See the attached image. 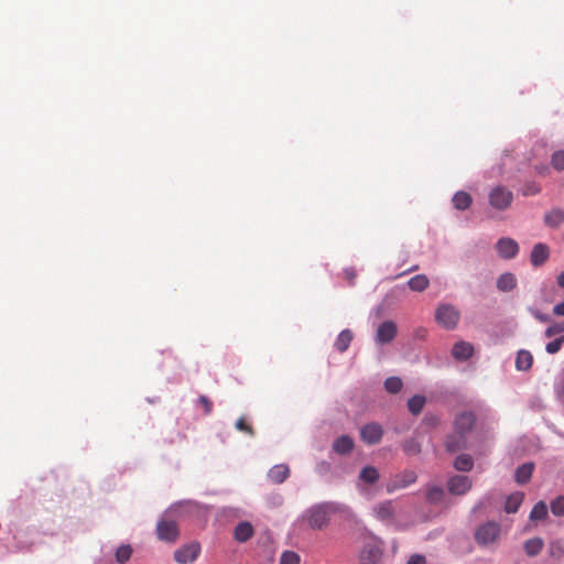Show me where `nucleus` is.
<instances>
[{
  "mask_svg": "<svg viewBox=\"0 0 564 564\" xmlns=\"http://www.w3.org/2000/svg\"><path fill=\"white\" fill-rule=\"evenodd\" d=\"M513 199V195L510 191L503 187H496V209L508 208Z\"/></svg>",
  "mask_w": 564,
  "mask_h": 564,
  "instance_id": "nucleus-19",
  "label": "nucleus"
},
{
  "mask_svg": "<svg viewBox=\"0 0 564 564\" xmlns=\"http://www.w3.org/2000/svg\"><path fill=\"white\" fill-rule=\"evenodd\" d=\"M426 402V399L425 397L423 395H420V394H415L413 395L411 399H409L408 401V408H409V411L414 414V415H417L422 412L423 408H424V404Z\"/></svg>",
  "mask_w": 564,
  "mask_h": 564,
  "instance_id": "nucleus-30",
  "label": "nucleus"
},
{
  "mask_svg": "<svg viewBox=\"0 0 564 564\" xmlns=\"http://www.w3.org/2000/svg\"><path fill=\"white\" fill-rule=\"evenodd\" d=\"M496 250L501 258L509 260L518 254L519 245L514 239L503 237L496 242Z\"/></svg>",
  "mask_w": 564,
  "mask_h": 564,
  "instance_id": "nucleus-5",
  "label": "nucleus"
},
{
  "mask_svg": "<svg viewBox=\"0 0 564 564\" xmlns=\"http://www.w3.org/2000/svg\"><path fill=\"white\" fill-rule=\"evenodd\" d=\"M416 480V474L413 470H404L400 474H397L391 481L389 482L387 489L388 491H395L400 489H404L411 484H414Z\"/></svg>",
  "mask_w": 564,
  "mask_h": 564,
  "instance_id": "nucleus-6",
  "label": "nucleus"
},
{
  "mask_svg": "<svg viewBox=\"0 0 564 564\" xmlns=\"http://www.w3.org/2000/svg\"><path fill=\"white\" fill-rule=\"evenodd\" d=\"M489 203L494 204V189H491L488 194Z\"/></svg>",
  "mask_w": 564,
  "mask_h": 564,
  "instance_id": "nucleus-53",
  "label": "nucleus"
},
{
  "mask_svg": "<svg viewBox=\"0 0 564 564\" xmlns=\"http://www.w3.org/2000/svg\"><path fill=\"white\" fill-rule=\"evenodd\" d=\"M552 166L557 170L562 171L564 170V151L560 150L553 153L551 159Z\"/></svg>",
  "mask_w": 564,
  "mask_h": 564,
  "instance_id": "nucleus-39",
  "label": "nucleus"
},
{
  "mask_svg": "<svg viewBox=\"0 0 564 564\" xmlns=\"http://www.w3.org/2000/svg\"><path fill=\"white\" fill-rule=\"evenodd\" d=\"M544 223L546 226L556 228L564 224V210L554 208L544 215Z\"/></svg>",
  "mask_w": 564,
  "mask_h": 564,
  "instance_id": "nucleus-20",
  "label": "nucleus"
},
{
  "mask_svg": "<svg viewBox=\"0 0 564 564\" xmlns=\"http://www.w3.org/2000/svg\"><path fill=\"white\" fill-rule=\"evenodd\" d=\"M158 536L162 541L173 542L177 538V527L173 521H161L156 528Z\"/></svg>",
  "mask_w": 564,
  "mask_h": 564,
  "instance_id": "nucleus-13",
  "label": "nucleus"
},
{
  "mask_svg": "<svg viewBox=\"0 0 564 564\" xmlns=\"http://www.w3.org/2000/svg\"><path fill=\"white\" fill-rule=\"evenodd\" d=\"M427 335V329L424 327H420L415 330V337L419 339H424Z\"/></svg>",
  "mask_w": 564,
  "mask_h": 564,
  "instance_id": "nucleus-48",
  "label": "nucleus"
},
{
  "mask_svg": "<svg viewBox=\"0 0 564 564\" xmlns=\"http://www.w3.org/2000/svg\"><path fill=\"white\" fill-rule=\"evenodd\" d=\"M555 392L557 399L564 404V378L556 384Z\"/></svg>",
  "mask_w": 564,
  "mask_h": 564,
  "instance_id": "nucleus-44",
  "label": "nucleus"
},
{
  "mask_svg": "<svg viewBox=\"0 0 564 564\" xmlns=\"http://www.w3.org/2000/svg\"><path fill=\"white\" fill-rule=\"evenodd\" d=\"M507 498L505 503V511L507 513H516L521 506L524 496H505Z\"/></svg>",
  "mask_w": 564,
  "mask_h": 564,
  "instance_id": "nucleus-33",
  "label": "nucleus"
},
{
  "mask_svg": "<svg viewBox=\"0 0 564 564\" xmlns=\"http://www.w3.org/2000/svg\"><path fill=\"white\" fill-rule=\"evenodd\" d=\"M397 333V324L392 321H384L378 326L376 341L378 344H388L394 339Z\"/></svg>",
  "mask_w": 564,
  "mask_h": 564,
  "instance_id": "nucleus-8",
  "label": "nucleus"
},
{
  "mask_svg": "<svg viewBox=\"0 0 564 564\" xmlns=\"http://www.w3.org/2000/svg\"><path fill=\"white\" fill-rule=\"evenodd\" d=\"M474 352V347L467 341H458L452 349V355L456 360H467Z\"/></svg>",
  "mask_w": 564,
  "mask_h": 564,
  "instance_id": "nucleus-16",
  "label": "nucleus"
},
{
  "mask_svg": "<svg viewBox=\"0 0 564 564\" xmlns=\"http://www.w3.org/2000/svg\"><path fill=\"white\" fill-rule=\"evenodd\" d=\"M481 511V507L480 506H477L476 508H474L473 510V517L477 518V514Z\"/></svg>",
  "mask_w": 564,
  "mask_h": 564,
  "instance_id": "nucleus-51",
  "label": "nucleus"
},
{
  "mask_svg": "<svg viewBox=\"0 0 564 564\" xmlns=\"http://www.w3.org/2000/svg\"><path fill=\"white\" fill-rule=\"evenodd\" d=\"M475 541L480 546H487L494 542V522L487 521L475 531Z\"/></svg>",
  "mask_w": 564,
  "mask_h": 564,
  "instance_id": "nucleus-12",
  "label": "nucleus"
},
{
  "mask_svg": "<svg viewBox=\"0 0 564 564\" xmlns=\"http://www.w3.org/2000/svg\"><path fill=\"white\" fill-rule=\"evenodd\" d=\"M449 494H466L471 488V481L468 476L456 475L447 482Z\"/></svg>",
  "mask_w": 564,
  "mask_h": 564,
  "instance_id": "nucleus-11",
  "label": "nucleus"
},
{
  "mask_svg": "<svg viewBox=\"0 0 564 564\" xmlns=\"http://www.w3.org/2000/svg\"><path fill=\"white\" fill-rule=\"evenodd\" d=\"M427 494H433V495H436V494H443V489L442 488H438V487H434L432 488L431 490H429Z\"/></svg>",
  "mask_w": 564,
  "mask_h": 564,
  "instance_id": "nucleus-50",
  "label": "nucleus"
},
{
  "mask_svg": "<svg viewBox=\"0 0 564 564\" xmlns=\"http://www.w3.org/2000/svg\"><path fill=\"white\" fill-rule=\"evenodd\" d=\"M290 475V468L288 465L279 464L273 466L269 473L268 478L273 484H282Z\"/></svg>",
  "mask_w": 564,
  "mask_h": 564,
  "instance_id": "nucleus-17",
  "label": "nucleus"
},
{
  "mask_svg": "<svg viewBox=\"0 0 564 564\" xmlns=\"http://www.w3.org/2000/svg\"><path fill=\"white\" fill-rule=\"evenodd\" d=\"M132 554V549L130 545H121L116 551V560L118 563H126Z\"/></svg>",
  "mask_w": 564,
  "mask_h": 564,
  "instance_id": "nucleus-36",
  "label": "nucleus"
},
{
  "mask_svg": "<svg viewBox=\"0 0 564 564\" xmlns=\"http://www.w3.org/2000/svg\"><path fill=\"white\" fill-rule=\"evenodd\" d=\"M417 269V265H414L412 268H410L406 272H412V271H415Z\"/></svg>",
  "mask_w": 564,
  "mask_h": 564,
  "instance_id": "nucleus-54",
  "label": "nucleus"
},
{
  "mask_svg": "<svg viewBox=\"0 0 564 564\" xmlns=\"http://www.w3.org/2000/svg\"><path fill=\"white\" fill-rule=\"evenodd\" d=\"M476 426V416L470 411L458 414L454 421V430L458 433L468 434Z\"/></svg>",
  "mask_w": 564,
  "mask_h": 564,
  "instance_id": "nucleus-7",
  "label": "nucleus"
},
{
  "mask_svg": "<svg viewBox=\"0 0 564 564\" xmlns=\"http://www.w3.org/2000/svg\"><path fill=\"white\" fill-rule=\"evenodd\" d=\"M452 203L456 209L465 210L471 205L473 198L467 192L459 191L453 196Z\"/></svg>",
  "mask_w": 564,
  "mask_h": 564,
  "instance_id": "nucleus-23",
  "label": "nucleus"
},
{
  "mask_svg": "<svg viewBox=\"0 0 564 564\" xmlns=\"http://www.w3.org/2000/svg\"><path fill=\"white\" fill-rule=\"evenodd\" d=\"M539 192V188H534L531 193H538Z\"/></svg>",
  "mask_w": 564,
  "mask_h": 564,
  "instance_id": "nucleus-55",
  "label": "nucleus"
},
{
  "mask_svg": "<svg viewBox=\"0 0 564 564\" xmlns=\"http://www.w3.org/2000/svg\"><path fill=\"white\" fill-rule=\"evenodd\" d=\"M235 425L237 430L245 432L250 436L254 435L253 429L251 427L250 424L247 423V421L243 417L238 419Z\"/></svg>",
  "mask_w": 564,
  "mask_h": 564,
  "instance_id": "nucleus-42",
  "label": "nucleus"
},
{
  "mask_svg": "<svg viewBox=\"0 0 564 564\" xmlns=\"http://www.w3.org/2000/svg\"><path fill=\"white\" fill-rule=\"evenodd\" d=\"M198 402L203 405L204 408V413L206 415L210 414L212 413V410H213V403L212 401L206 397V395H200L198 398Z\"/></svg>",
  "mask_w": 564,
  "mask_h": 564,
  "instance_id": "nucleus-43",
  "label": "nucleus"
},
{
  "mask_svg": "<svg viewBox=\"0 0 564 564\" xmlns=\"http://www.w3.org/2000/svg\"><path fill=\"white\" fill-rule=\"evenodd\" d=\"M495 528H496V540H497L499 536V533H500V524L498 522H496Z\"/></svg>",
  "mask_w": 564,
  "mask_h": 564,
  "instance_id": "nucleus-52",
  "label": "nucleus"
},
{
  "mask_svg": "<svg viewBox=\"0 0 564 564\" xmlns=\"http://www.w3.org/2000/svg\"><path fill=\"white\" fill-rule=\"evenodd\" d=\"M551 511L554 516H564V496H556L550 505Z\"/></svg>",
  "mask_w": 564,
  "mask_h": 564,
  "instance_id": "nucleus-37",
  "label": "nucleus"
},
{
  "mask_svg": "<svg viewBox=\"0 0 564 564\" xmlns=\"http://www.w3.org/2000/svg\"><path fill=\"white\" fill-rule=\"evenodd\" d=\"M403 387V382L399 377H389L384 381V388L390 393H398Z\"/></svg>",
  "mask_w": 564,
  "mask_h": 564,
  "instance_id": "nucleus-34",
  "label": "nucleus"
},
{
  "mask_svg": "<svg viewBox=\"0 0 564 564\" xmlns=\"http://www.w3.org/2000/svg\"><path fill=\"white\" fill-rule=\"evenodd\" d=\"M382 435V426L378 423L366 424L360 431L361 440L369 445L378 444L381 441Z\"/></svg>",
  "mask_w": 564,
  "mask_h": 564,
  "instance_id": "nucleus-9",
  "label": "nucleus"
},
{
  "mask_svg": "<svg viewBox=\"0 0 564 564\" xmlns=\"http://www.w3.org/2000/svg\"><path fill=\"white\" fill-rule=\"evenodd\" d=\"M436 322L446 329H454L459 321V312L449 304L440 305L435 313Z\"/></svg>",
  "mask_w": 564,
  "mask_h": 564,
  "instance_id": "nucleus-3",
  "label": "nucleus"
},
{
  "mask_svg": "<svg viewBox=\"0 0 564 564\" xmlns=\"http://www.w3.org/2000/svg\"><path fill=\"white\" fill-rule=\"evenodd\" d=\"M468 447V438L466 434L454 432L447 435L445 440V448L449 453H456Z\"/></svg>",
  "mask_w": 564,
  "mask_h": 564,
  "instance_id": "nucleus-10",
  "label": "nucleus"
},
{
  "mask_svg": "<svg viewBox=\"0 0 564 564\" xmlns=\"http://www.w3.org/2000/svg\"><path fill=\"white\" fill-rule=\"evenodd\" d=\"M354 338V335L350 329H344L339 333L337 336L334 347L337 351L344 352L348 349L351 340Z\"/></svg>",
  "mask_w": 564,
  "mask_h": 564,
  "instance_id": "nucleus-24",
  "label": "nucleus"
},
{
  "mask_svg": "<svg viewBox=\"0 0 564 564\" xmlns=\"http://www.w3.org/2000/svg\"><path fill=\"white\" fill-rule=\"evenodd\" d=\"M280 564H300V555L293 551H284Z\"/></svg>",
  "mask_w": 564,
  "mask_h": 564,
  "instance_id": "nucleus-38",
  "label": "nucleus"
},
{
  "mask_svg": "<svg viewBox=\"0 0 564 564\" xmlns=\"http://www.w3.org/2000/svg\"><path fill=\"white\" fill-rule=\"evenodd\" d=\"M549 554L551 557L560 561L564 556V540L556 539L550 542Z\"/></svg>",
  "mask_w": 564,
  "mask_h": 564,
  "instance_id": "nucleus-31",
  "label": "nucleus"
},
{
  "mask_svg": "<svg viewBox=\"0 0 564 564\" xmlns=\"http://www.w3.org/2000/svg\"><path fill=\"white\" fill-rule=\"evenodd\" d=\"M557 284L564 289V271L557 275Z\"/></svg>",
  "mask_w": 564,
  "mask_h": 564,
  "instance_id": "nucleus-49",
  "label": "nucleus"
},
{
  "mask_svg": "<svg viewBox=\"0 0 564 564\" xmlns=\"http://www.w3.org/2000/svg\"><path fill=\"white\" fill-rule=\"evenodd\" d=\"M544 542L540 536H534L524 542L523 549L528 556H536L543 549Z\"/></svg>",
  "mask_w": 564,
  "mask_h": 564,
  "instance_id": "nucleus-21",
  "label": "nucleus"
},
{
  "mask_svg": "<svg viewBox=\"0 0 564 564\" xmlns=\"http://www.w3.org/2000/svg\"><path fill=\"white\" fill-rule=\"evenodd\" d=\"M474 466V460L468 454H460L454 460L455 469L459 471H469Z\"/></svg>",
  "mask_w": 564,
  "mask_h": 564,
  "instance_id": "nucleus-28",
  "label": "nucleus"
},
{
  "mask_svg": "<svg viewBox=\"0 0 564 564\" xmlns=\"http://www.w3.org/2000/svg\"><path fill=\"white\" fill-rule=\"evenodd\" d=\"M338 512L348 513V510L336 503L327 502L311 507L306 510L304 517L310 528L313 530H323L328 525L332 516Z\"/></svg>",
  "mask_w": 564,
  "mask_h": 564,
  "instance_id": "nucleus-1",
  "label": "nucleus"
},
{
  "mask_svg": "<svg viewBox=\"0 0 564 564\" xmlns=\"http://www.w3.org/2000/svg\"><path fill=\"white\" fill-rule=\"evenodd\" d=\"M518 284L517 278L511 272H506L501 274L496 281V286L501 292H510L516 289Z\"/></svg>",
  "mask_w": 564,
  "mask_h": 564,
  "instance_id": "nucleus-18",
  "label": "nucleus"
},
{
  "mask_svg": "<svg viewBox=\"0 0 564 564\" xmlns=\"http://www.w3.org/2000/svg\"><path fill=\"white\" fill-rule=\"evenodd\" d=\"M564 333V322H555L550 325L545 330V336L551 338L555 335H560Z\"/></svg>",
  "mask_w": 564,
  "mask_h": 564,
  "instance_id": "nucleus-40",
  "label": "nucleus"
},
{
  "mask_svg": "<svg viewBox=\"0 0 564 564\" xmlns=\"http://www.w3.org/2000/svg\"><path fill=\"white\" fill-rule=\"evenodd\" d=\"M254 534L253 527L248 521L239 522L234 529V538L239 543L249 541Z\"/></svg>",
  "mask_w": 564,
  "mask_h": 564,
  "instance_id": "nucleus-14",
  "label": "nucleus"
},
{
  "mask_svg": "<svg viewBox=\"0 0 564 564\" xmlns=\"http://www.w3.org/2000/svg\"><path fill=\"white\" fill-rule=\"evenodd\" d=\"M549 247L545 243L539 242L533 247L530 260L534 267H540L549 259Z\"/></svg>",
  "mask_w": 564,
  "mask_h": 564,
  "instance_id": "nucleus-15",
  "label": "nucleus"
},
{
  "mask_svg": "<svg viewBox=\"0 0 564 564\" xmlns=\"http://www.w3.org/2000/svg\"><path fill=\"white\" fill-rule=\"evenodd\" d=\"M563 344H564V336H560V337L555 338L554 340L547 343L545 346V350L552 355L556 354L562 348Z\"/></svg>",
  "mask_w": 564,
  "mask_h": 564,
  "instance_id": "nucleus-41",
  "label": "nucleus"
},
{
  "mask_svg": "<svg viewBox=\"0 0 564 564\" xmlns=\"http://www.w3.org/2000/svg\"><path fill=\"white\" fill-rule=\"evenodd\" d=\"M553 314L556 316H564V302H561L553 307Z\"/></svg>",
  "mask_w": 564,
  "mask_h": 564,
  "instance_id": "nucleus-46",
  "label": "nucleus"
},
{
  "mask_svg": "<svg viewBox=\"0 0 564 564\" xmlns=\"http://www.w3.org/2000/svg\"><path fill=\"white\" fill-rule=\"evenodd\" d=\"M408 564H426L425 557L420 554H413L409 561Z\"/></svg>",
  "mask_w": 564,
  "mask_h": 564,
  "instance_id": "nucleus-45",
  "label": "nucleus"
},
{
  "mask_svg": "<svg viewBox=\"0 0 564 564\" xmlns=\"http://www.w3.org/2000/svg\"><path fill=\"white\" fill-rule=\"evenodd\" d=\"M532 314H533V316H534L538 321H540V322H542V323H546V322H549V321H550V317H549L547 315L542 314V313H541V312H539V311H532Z\"/></svg>",
  "mask_w": 564,
  "mask_h": 564,
  "instance_id": "nucleus-47",
  "label": "nucleus"
},
{
  "mask_svg": "<svg viewBox=\"0 0 564 564\" xmlns=\"http://www.w3.org/2000/svg\"><path fill=\"white\" fill-rule=\"evenodd\" d=\"M533 356L528 350H520L516 358V368L519 371H527L532 367Z\"/></svg>",
  "mask_w": 564,
  "mask_h": 564,
  "instance_id": "nucleus-25",
  "label": "nucleus"
},
{
  "mask_svg": "<svg viewBox=\"0 0 564 564\" xmlns=\"http://www.w3.org/2000/svg\"><path fill=\"white\" fill-rule=\"evenodd\" d=\"M333 448L337 454H348L354 448V441L351 437L343 435L334 442Z\"/></svg>",
  "mask_w": 564,
  "mask_h": 564,
  "instance_id": "nucleus-22",
  "label": "nucleus"
},
{
  "mask_svg": "<svg viewBox=\"0 0 564 564\" xmlns=\"http://www.w3.org/2000/svg\"><path fill=\"white\" fill-rule=\"evenodd\" d=\"M200 554V544L198 542H191L177 549L174 552V560L178 564H189L196 561Z\"/></svg>",
  "mask_w": 564,
  "mask_h": 564,
  "instance_id": "nucleus-4",
  "label": "nucleus"
},
{
  "mask_svg": "<svg viewBox=\"0 0 564 564\" xmlns=\"http://www.w3.org/2000/svg\"><path fill=\"white\" fill-rule=\"evenodd\" d=\"M382 552L383 543L375 536H368L359 552V561L361 564H378Z\"/></svg>",
  "mask_w": 564,
  "mask_h": 564,
  "instance_id": "nucleus-2",
  "label": "nucleus"
},
{
  "mask_svg": "<svg viewBox=\"0 0 564 564\" xmlns=\"http://www.w3.org/2000/svg\"><path fill=\"white\" fill-rule=\"evenodd\" d=\"M534 465L532 463H525L516 469L514 477L518 484H525L532 476Z\"/></svg>",
  "mask_w": 564,
  "mask_h": 564,
  "instance_id": "nucleus-26",
  "label": "nucleus"
},
{
  "mask_svg": "<svg viewBox=\"0 0 564 564\" xmlns=\"http://www.w3.org/2000/svg\"><path fill=\"white\" fill-rule=\"evenodd\" d=\"M375 512H376V516L380 519V520H387L389 518H391L392 513H393V509H392V505L390 501L388 502H384L380 506H378L376 509H375Z\"/></svg>",
  "mask_w": 564,
  "mask_h": 564,
  "instance_id": "nucleus-35",
  "label": "nucleus"
},
{
  "mask_svg": "<svg viewBox=\"0 0 564 564\" xmlns=\"http://www.w3.org/2000/svg\"><path fill=\"white\" fill-rule=\"evenodd\" d=\"M359 478L367 484H373L379 479V471L372 466H366L361 469Z\"/></svg>",
  "mask_w": 564,
  "mask_h": 564,
  "instance_id": "nucleus-32",
  "label": "nucleus"
},
{
  "mask_svg": "<svg viewBox=\"0 0 564 564\" xmlns=\"http://www.w3.org/2000/svg\"><path fill=\"white\" fill-rule=\"evenodd\" d=\"M547 517V506L544 501L536 502L531 509L529 519L531 521H541Z\"/></svg>",
  "mask_w": 564,
  "mask_h": 564,
  "instance_id": "nucleus-29",
  "label": "nucleus"
},
{
  "mask_svg": "<svg viewBox=\"0 0 564 564\" xmlns=\"http://www.w3.org/2000/svg\"><path fill=\"white\" fill-rule=\"evenodd\" d=\"M430 281L425 274H417L408 282L409 288L415 292H422L427 289Z\"/></svg>",
  "mask_w": 564,
  "mask_h": 564,
  "instance_id": "nucleus-27",
  "label": "nucleus"
}]
</instances>
